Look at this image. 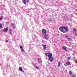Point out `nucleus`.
I'll return each instance as SVG.
<instances>
[{
    "mask_svg": "<svg viewBox=\"0 0 77 77\" xmlns=\"http://www.w3.org/2000/svg\"><path fill=\"white\" fill-rule=\"evenodd\" d=\"M65 37L66 38H67L68 37V35H66L65 36Z\"/></svg>",
    "mask_w": 77,
    "mask_h": 77,
    "instance_id": "obj_27",
    "label": "nucleus"
},
{
    "mask_svg": "<svg viewBox=\"0 0 77 77\" xmlns=\"http://www.w3.org/2000/svg\"><path fill=\"white\" fill-rule=\"evenodd\" d=\"M11 31H12V29H10L9 30V31H10V32H11Z\"/></svg>",
    "mask_w": 77,
    "mask_h": 77,
    "instance_id": "obj_28",
    "label": "nucleus"
},
{
    "mask_svg": "<svg viewBox=\"0 0 77 77\" xmlns=\"http://www.w3.org/2000/svg\"><path fill=\"white\" fill-rule=\"evenodd\" d=\"M68 59H69V60H70L71 59L70 57H68Z\"/></svg>",
    "mask_w": 77,
    "mask_h": 77,
    "instance_id": "obj_25",
    "label": "nucleus"
},
{
    "mask_svg": "<svg viewBox=\"0 0 77 77\" xmlns=\"http://www.w3.org/2000/svg\"><path fill=\"white\" fill-rule=\"evenodd\" d=\"M8 30V28L7 27L6 28H5L3 30V31L5 32H6Z\"/></svg>",
    "mask_w": 77,
    "mask_h": 77,
    "instance_id": "obj_9",
    "label": "nucleus"
},
{
    "mask_svg": "<svg viewBox=\"0 0 77 77\" xmlns=\"http://www.w3.org/2000/svg\"><path fill=\"white\" fill-rule=\"evenodd\" d=\"M0 28H2V25L1 24H0Z\"/></svg>",
    "mask_w": 77,
    "mask_h": 77,
    "instance_id": "obj_22",
    "label": "nucleus"
},
{
    "mask_svg": "<svg viewBox=\"0 0 77 77\" xmlns=\"http://www.w3.org/2000/svg\"><path fill=\"white\" fill-rule=\"evenodd\" d=\"M35 67H36V69H39V68L37 66H36Z\"/></svg>",
    "mask_w": 77,
    "mask_h": 77,
    "instance_id": "obj_24",
    "label": "nucleus"
},
{
    "mask_svg": "<svg viewBox=\"0 0 77 77\" xmlns=\"http://www.w3.org/2000/svg\"><path fill=\"white\" fill-rule=\"evenodd\" d=\"M63 49L64 50H65V51H67V49H66V47L64 46H63Z\"/></svg>",
    "mask_w": 77,
    "mask_h": 77,
    "instance_id": "obj_11",
    "label": "nucleus"
},
{
    "mask_svg": "<svg viewBox=\"0 0 77 77\" xmlns=\"http://www.w3.org/2000/svg\"><path fill=\"white\" fill-rule=\"evenodd\" d=\"M75 63H77V60H76L75 61Z\"/></svg>",
    "mask_w": 77,
    "mask_h": 77,
    "instance_id": "obj_30",
    "label": "nucleus"
},
{
    "mask_svg": "<svg viewBox=\"0 0 77 77\" xmlns=\"http://www.w3.org/2000/svg\"><path fill=\"white\" fill-rule=\"evenodd\" d=\"M10 35H12V32H10Z\"/></svg>",
    "mask_w": 77,
    "mask_h": 77,
    "instance_id": "obj_29",
    "label": "nucleus"
},
{
    "mask_svg": "<svg viewBox=\"0 0 77 77\" xmlns=\"http://www.w3.org/2000/svg\"><path fill=\"white\" fill-rule=\"evenodd\" d=\"M64 29H65V30L66 32H68V30H69V29H68V28L66 26H64Z\"/></svg>",
    "mask_w": 77,
    "mask_h": 77,
    "instance_id": "obj_4",
    "label": "nucleus"
},
{
    "mask_svg": "<svg viewBox=\"0 0 77 77\" xmlns=\"http://www.w3.org/2000/svg\"><path fill=\"white\" fill-rule=\"evenodd\" d=\"M42 33L44 34H45L47 33V31H46V30L43 29H42Z\"/></svg>",
    "mask_w": 77,
    "mask_h": 77,
    "instance_id": "obj_6",
    "label": "nucleus"
},
{
    "mask_svg": "<svg viewBox=\"0 0 77 77\" xmlns=\"http://www.w3.org/2000/svg\"><path fill=\"white\" fill-rule=\"evenodd\" d=\"M26 1L27 2H28L29 3V2L30 0H26Z\"/></svg>",
    "mask_w": 77,
    "mask_h": 77,
    "instance_id": "obj_26",
    "label": "nucleus"
},
{
    "mask_svg": "<svg viewBox=\"0 0 77 77\" xmlns=\"http://www.w3.org/2000/svg\"><path fill=\"white\" fill-rule=\"evenodd\" d=\"M19 70L20 71H21L22 72H24V71L23 70V69L22 67H19Z\"/></svg>",
    "mask_w": 77,
    "mask_h": 77,
    "instance_id": "obj_7",
    "label": "nucleus"
},
{
    "mask_svg": "<svg viewBox=\"0 0 77 77\" xmlns=\"http://www.w3.org/2000/svg\"><path fill=\"white\" fill-rule=\"evenodd\" d=\"M38 62H39V63H42V60H41V58H38Z\"/></svg>",
    "mask_w": 77,
    "mask_h": 77,
    "instance_id": "obj_10",
    "label": "nucleus"
},
{
    "mask_svg": "<svg viewBox=\"0 0 77 77\" xmlns=\"http://www.w3.org/2000/svg\"><path fill=\"white\" fill-rule=\"evenodd\" d=\"M66 64H67V65H71V63H70V62H68L66 63Z\"/></svg>",
    "mask_w": 77,
    "mask_h": 77,
    "instance_id": "obj_13",
    "label": "nucleus"
},
{
    "mask_svg": "<svg viewBox=\"0 0 77 77\" xmlns=\"http://www.w3.org/2000/svg\"><path fill=\"white\" fill-rule=\"evenodd\" d=\"M65 66H66V64H64Z\"/></svg>",
    "mask_w": 77,
    "mask_h": 77,
    "instance_id": "obj_32",
    "label": "nucleus"
},
{
    "mask_svg": "<svg viewBox=\"0 0 77 77\" xmlns=\"http://www.w3.org/2000/svg\"><path fill=\"white\" fill-rule=\"evenodd\" d=\"M43 47V50H45L47 48V46H46V45L42 44V45Z\"/></svg>",
    "mask_w": 77,
    "mask_h": 77,
    "instance_id": "obj_5",
    "label": "nucleus"
},
{
    "mask_svg": "<svg viewBox=\"0 0 77 77\" xmlns=\"http://www.w3.org/2000/svg\"><path fill=\"white\" fill-rule=\"evenodd\" d=\"M11 25L12 27H13V28H14V29H15L16 27L15 25L14 24V23H11Z\"/></svg>",
    "mask_w": 77,
    "mask_h": 77,
    "instance_id": "obj_8",
    "label": "nucleus"
},
{
    "mask_svg": "<svg viewBox=\"0 0 77 77\" xmlns=\"http://www.w3.org/2000/svg\"><path fill=\"white\" fill-rule=\"evenodd\" d=\"M0 20H3V16H1L0 18Z\"/></svg>",
    "mask_w": 77,
    "mask_h": 77,
    "instance_id": "obj_17",
    "label": "nucleus"
},
{
    "mask_svg": "<svg viewBox=\"0 0 77 77\" xmlns=\"http://www.w3.org/2000/svg\"><path fill=\"white\" fill-rule=\"evenodd\" d=\"M20 48L21 49H21H23V47H22V46H20Z\"/></svg>",
    "mask_w": 77,
    "mask_h": 77,
    "instance_id": "obj_23",
    "label": "nucleus"
},
{
    "mask_svg": "<svg viewBox=\"0 0 77 77\" xmlns=\"http://www.w3.org/2000/svg\"><path fill=\"white\" fill-rule=\"evenodd\" d=\"M21 51H22V52H24V50L23 49H21Z\"/></svg>",
    "mask_w": 77,
    "mask_h": 77,
    "instance_id": "obj_21",
    "label": "nucleus"
},
{
    "mask_svg": "<svg viewBox=\"0 0 77 77\" xmlns=\"http://www.w3.org/2000/svg\"><path fill=\"white\" fill-rule=\"evenodd\" d=\"M22 3L24 4H26V1L25 0H23L22 1Z\"/></svg>",
    "mask_w": 77,
    "mask_h": 77,
    "instance_id": "obj_14",
    "label": "nucleus"
},
{
    "mask_svg": "<svg viewBox=\"0 0 77 77\" xmlns=\"http://www.w3.org/2000/svg\"><path fill=\"white\" fill-rule=\"evenodd\" d=\"M59 30L61 32H63L64 33L65 32L64 30V26L60 27L59 28Z\"/></svg>",
    "mask_w": 77,
    "mask_h": 77,
    "instance_id": "obj_2",
    "label": "nucleus"
},
{
    "mask_svg": "<svg viewBox=\"0 0 77 77\" xmlns=\"http://www.w3.org/2000/svg\"><path fill=\"white\" fill-rule=\"evenodd\" d=\"M6 42H8V40H6Z\"/></svg>",
    "mask_w": 77,
    "mask_h": 77,
    "instance_id": "obj_31",
    "label": "nucleus"
},
{
    "mask_svg": "<svg viewBox=\"0 0 77 77\" xmlns=\"http://www.w3.org/2000/svg\"><path fill=\"white\" fill-rule=\"evenodd\" d=\"M69 74L70 75H71L72 74V72H71V71H70L69 72Z\"/></svg>",
    "mask_w": 77,
    "mask_h": 77,
    "instance_id": "obj_18",
    "label": "nucleus"
},
{
    "mask_svg": "<svg viewBox=\"0 0 77 77\" xmlns=\"http://www.w3.org/2000/svg\"><path fill=\"white\" fill-rule=\"evenodd\" d=\"M45 54L49 57L48 60L50 62H53L54 60V57H52V54L51 53H45Z\"/></svg>",
    "mask_w": 77,
    "mask_h": 77,
    "instance_id": "obj_1",
    "label": "nucleus"
},
{
    "mask_svg": "<svg viewBox=\"0 0 77 77\" xmlns=\"http://www.w3.org/2000/svg\"><path fill=\"white\" fill-rule=\"evenodd\" d=\"M60 62H58V63L57 66L58 67H59V66H60Z\"/></svg>",
    "mask_w": 77,
    "mask_h": 77,
    "instance_id": "obj_15",
    "label": "nucleus"
},
{
    "mask_svg": "<svg viewBox=\"0 0 77 77\" xmlns=\"http://www.w3.org/2000/svg\"><path fill=\"white\" fill-rule=\"evenodd\" d=\"M32 64L35 67H36V64L32 63Z\"/></svg>",
    "mask_w": 77,
    "mask_h": 77,
    "instance_id": "obj_20",
    "label": "nucleus"
},
{
    "mask_svg": "<svg viewBox=\"0 0 77 77\" xmlns=\"http://www.w3.org/2000/svg\"><path fill=\"white\" fill-rule=\"evenodd\" d=\"M77 77V76L74 74H73L72 76V77Z\"/></svg>",
    "mask_w": 77,
    "mask_h": 77,
    "instance_id": "obj_19",
    "label": "nucleus"
},
{
    "mask_svg": "<svg viewBox=\"0 0 77 77\" xmlns=\"http://www.w3.org/2000/svg\"><path fill=\"white\" fill-rule=\"evenodd\" d=\"M73 31L74 32H77V28H73Z\"/></svg>",
    "mask_w": 77,
    "mask_h": 77,
    "instance_id": "obj_12",
    "label": "nucleus"
},
{
    "mask_svg": "<svg viewBox=\"0 0 77 77\" xmlns=\"http://www.w3.org/2000/svg\"><path fill=\"white\" fill-rule=\"evenodd\" d=\"M68 41H72V40L71 38H68Z\"/></svg>",
    "mask_w": 77,
    "mask_h": 77,
    "instance_id": "obj_16",
    "label": "nucleus"
},
{
    "mask_svg": "<svg viewBox=\"0 0 77 77\" xmlns=\"http://www.w3.org/2000/svg\"><path fill=\"white\" fill-rule=\"evenodd\" d=\"M44 36L45 38L43 37V39H47L48 38V34H45L44 35Z\"/></svg>",
    "mask_w": 77,
    "mask_h": 77,
    "instance_id": "obj_3",
    "label": "nucleus"
}]
</instances>
